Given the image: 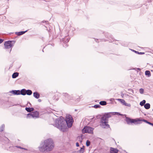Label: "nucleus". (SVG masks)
<instances>
[{
  "mask_svg": "<svg viewBox=\"0 0 153 153\" xmlns=\"http://www.w3.org/2000/svg\"><path fill=\"white\" fill-rule=\"evenodd\" d=\"M73 122V120L71 115L67 116L65 119L62 117L56 119L55 124L53 125L59 129L61 131L64 132L66 131L67 125L69 128L71 127Z\"/></svg>",
  "mask_w": 153,
  "mask_h": 153,
  "instance_id": "f257e3e1",
  "label": "nucleus"
},
{
  "mask_svg": "<svg viewBox=\"0 0 153 153\" xmlns=\"http://www.w3.org/2000/svg\"><path fill=\"white\" fill-rule=\"evenodd\" d=\"M54 147V144L51 139L45 140L40 144L39 147V151L42 152L46 153L52 150Z\"/></svg>",
  "mask_w": 153,
  "mask_h": 153,
  "instance_id": "f03ea898",
  "label": "nucleus"
},
{
  "mask_svg": "<svg viewBox=\"0 0 153 153\" xmlns=\"http://www.w3.org/2000/svg\"><path fill=\"white\" fill-rule=\"evenodd\" d=\"M63 95L64 96L63 100L65 102H66L70 100H75V101H80V98H82L81 96L78 98H76L74 96L72 95H69L68 93H63Z\"/></svg>",
  "mask_w": 153,
  "mask_h": 153,
  "instance_id": "7ed1b4c3",
  "label": "nucleus"
},
{
  "mask_svg": "<svg viewBox=\"0 0 153 153\" xmlns=\"http://www.w3.org/2000/svg\"><path fill=\"white\" fill-rule=\"evenodd\" d=\"M126 121L128 124H129L130 123H134L135 125H137L142 123L141 122H140V118L135 119H131L128 117H126Z\"/></svg>",
  "mask_w": 153,
  "mask_h": 153,
  "instance_id": "20e7f679",
  "label": "nucleus"
},
{
  "mask_svg": "<svg viewBox=\"0 0 153 153\" xmlns=\"http://www.w3.org/2000/svg\"><path fill=\"white\" fill-rule=\"evenodd\" d=\"M14 41H5L4 43V48L8 49L13 47L15 43Z\"/></svg>",
  "mask_w": 153,
  "mask_h": 153,
  "instance_id": "39448f33",
  "label": "nucleus"
},
{
  "mask_svg": "<svg viewBox=\"0 0 153 153\" xmlns=\"http://www.w3.org/2000/svg\"><path fill=\"white\" fill-rule=\"evenodd\" d=\"M94 128L88 126H86L84 127L82 130L83 133H87L92 134L93 133Z\"/></svg>",
  "mask_w": 153,
  "mask_h": 153,
  "instance_id": "423d86ee",
  "label": "nucleus"
},
{
  "mask_svg": "<svg viewBox=\"0 0 153 153\" xmlns=\"http://www.w3.org/2000/svg\"><path fill=\"white\" fill-rule=\"evenodd\" d=\"M101 121L102 124L100 125V126L102 128L107 129L110 128V126L108 124V120H104L101 119Z\"/></svg>",
  "mask_w": 153,
  "mask_h": 153,
  "instance_id": "0eeeda50",
  "label": "nucleus"
},
{
  "mask_svg": "<svg viewBox=\"0 0 153 153\" xmlns=\"http://www.w3.org/2000/svg\"><path fill=\"white\" fill-rule=\"evenodd\" d=\"M70 39L69 37H65L64 38L62 39L61 40V43H63L62 44L63 46L64 47H67L68 46L67 43L69 42Z\"/></svg>",
  "mask_w": 153,
  "mask_h": 153,
  "instance_id": "6e6552de",
  "label": "nucleus"
},
{
  "mask_svg": "<svg viewBox=\"0 0 153 153\" xmlns=\"http://www.w3.org/2000/svg\"><path fill=\"white\" fill-rule=\"evenodd\" d=\"M111 112L105 113V114L101 117V119L105 120H108V118L111 117L110 114Z\"/></svg>",
  "mask_w": 153,
  "mask_h": 153,
  "instance_id": "1a4fd4ad",
  "label": "nucleus"
},
{
  "mask_svg": "<svg viewBox=\"0 0 153 153\" xmlns=\"http://www.w3.org/2000/svg\"><path fill=\"white\" fill-rule=\"evenodd\" d=\"M33 115V118H36L39 117V113L37 111L31 112Z\"/></svg>",
  "mask_w": 153,
  "mask_h": 153,
  "instance_id": "9d476101",
  "label": "nucleus"
},
{
  "mask_svg": "<svg viewBox=\"0 0 153 153\" xmlns=\"http://www.w3.org/2000/svg\"><path fill=\"white\" fill-rule=\"evenodd\" d=\"M10 92L14 95H19L20 94V90H13L10 91Z\"/></svg>",
  "mask_w": 153,
  "mask_h": 153,
  "instance_id": "9b49d317",
  "label": "nucleus"
},
{
  "mask_svg": "<svg viewBox=\"0 0 153 153\" xmlns=\"http://www.w3.org/2000/svg\"><path fill=\"white\" fill-rule=\"evenodd\" d=\"M118 151V150L116 148H110V153H117Z\"/></svg>",
  "mask_w": 153,
  "mask_h": 153,
  "instance_id": "f8f14e48",
  "label": "nucleus"
},
{
  "mask_svg": "<svg viewBox=\"0 0 153 153\" xmlns=\"http://www.w3.org/2000/svg\"><path fill=\"white\" fill-rule=\"evenodd\" d=\"M143 121L145 122L146 123L153 126V123H151L149 121H148L147 120H146L144 119H142L141 118H140V122L142 123V122Z\"/></svg>",
  "mask_w": 153,
  "mask_h": 153,
  "instance_id": "ddd939ff",
  "label": "nucleus"
},
{
  "mask_svg": "<svg viewBox=\"0 0 153 153\" xmlns=\"http://www.w3.org/2000/svg\"><path fill=\"white\" fill-rule=\"evenodd\" d=\"M34 97L37 99H38L40 97V94L38 92L35 91L33 93Z\"/></svg>",
  "mask_w": 153,
  "mask_h": 153,
  "instance_id": "4468645a",
  "label": "nucleus"
},
{
  "mask_svg": "<svg viewBox=\"0 0 153 153\" xmlns=\"http://www.w3.org/2000/svg\"><path fill=\"white\" fill-rule=\"evenodd\" d=\"M26 90L25 89L23 88L20 90V94L23 95H26Z\"/></svg>",
  "mask_w": 153,
  "mask_h": 153,
  "instance_id": "2eb2a0df",
  "label": "nucleus"
},
{
  "mask_svg": "<svg viewBox=\"0 0 153 153\" xmlns=\"http://www.w3.org/2000/svg\"><path fill=\"white\" fill-rule=\"evenodd\" d=\"M28 30H26L25 31H21L19 32H16L15 33V34L16 35H17L18 36H20L22 35L23 34L26 32Z\"/></svg>",
  "mask_w": 153,
  "mask_h": 153,
  "instance_id": "dca6fc26",
  "label": "nucleus"
},
{
  "mask_svg": "<svg viewBox=\"0 0 153 153\" xmlns=\"http://www.w3.org/2000/svg\"><path fill=\"white\" fill-rule=\"evenodd\" d=\"M25 109L27 112H30L34 110V108H33L26 107Z\"/></svg>",
  "mask_w": 153,
  "mask_h": 153,
  "instance_id": "f3484780",
  "label": "nucleus"
},
{
  "mask_svg": "<svg viewBox=\"0 0 153 153\" xmlns=\"http://www.w3.org/2000/svg\"><path fill=\"white\" fill-rule=\"evenodd\" d=\"M102 149L104 152H106L109 150V147L108 146H105L103 147Z\"/></svg>",
  "mask_w": 153,
  "mask_h": 153,
  "instance_id": "a211bd4d",
  "label": "nucleus"
},
{
  "mask_svg": "<svg viewBox=\"0 0 153 153\" xmlns=\"http://www.w3.org/2000/svg\"><path fill=\"white\" fill-rule=\"evenodd\" d=\"M84 146H83L80 149L76 152V153H83L84 152Z\"/></svg>",
  "mask_w": 153,
  "mask_h": 153,
  "instance_id": "6ab92c4d",
  "label": "nucleus"
},
{
  "mask_svg": "<svg viewBox=\"0 0 153 153\" xmlns=\"http://www.w3.org/2000/svg\"><path fill=\"white\" fill-rule=\"evenodd\" d=\"M19 75V73L17 72L14 73L12 75V77L13 78H15L17 77Z\"/></svg>",
  "mask_w": 153,
  "mask_h": 153,
  "instance_id": "aec40b11",
  "label": "nucleus"
},
{
  "mask_svg": "<svg viewBox=\"0 0 153 153\" xmlns=\"http://www.w3.org/2000/svg\"><path fill=\"white\" fill-rule=\"evenodd\" d=\"M144 107L146 109H149L150 107V104L149 103H146L144 105Z\"/></svg>",
  "mask_w": 153,
  "mask_h": 153,
  "instance_id": "412c9836",
  "label": "nucleus"
},
{
  "mask_svg": "<svg viewBox=\"0 0 153 153\" xmlns=\"http://www.w3.org/2000/svg\"><path fill=\"white\" fill-rule=\"evenodd\" d=\"M32 94V91L28 89L26 90V94L28 95H30Z\"/></svg>",
  "mask_w": 153,
  "mask_h": 153,
  "instance_id": "4be33fe9",
  "label": "nucleus"
},
{
  "mask_svg": "<svg viewBox=\"0 0 153 153\" xmlns=\"http://www.w3.org/2000/svg\"><path fill=\"white\" fill-rule=\"evenodd\" d=\"M146 75L148 77H150L151 76L150 72L149 71H146L145 72Z\"/></svg>",
  "mask_w": 153,
  "mask_h": 153,
  "instance_id": "5701e85b",
  "label": "nucleus"
},
{
  "mask_svg": "<svg viewBox=\"0 0 153 153\" xmlns=\"http://www.w3.org/2000/svg\"><path fill=\"white\" fill-rule=\"evenodd\" d=\"M99 103L101 105H105L107 104V102L105 101H100Z\"/></svg>",
  "mask_w": 153,
  "mask_h": 153,
  "instance_id": "b1692460",
  "label": "nucleus"
},
{
  "mask_svg": "<svg viewBox=\"0 0 153 153\" xmlns=\"http://www.w3.org/2000/svg\"><path fill=\"white\" fill-rule=\"evenodd\" d=\"M131 51L134 52L135 53H137V54L143 55V54H145L144 52H139L138 51H136L135 50H132V49H131Z\"/></svg>",
  "mask_w": 153,
  "mask_h": 153,
  "instance_id": "393cba45",
  "label": "nucleus"
},
{
  "mask_svg": "<svg viewBox=\"0 0 153 153\" xmlns=\"http://www.w3.org/2000/svg\"><path fill=\"white\" fill-rule=\"evenodd\" d=\"M111 114L113 115H120L122 116L123 115L120 114V113L117 112H111Z\"/></svg>",
  "mask_w": 153,
  "mask_h": 153,
  "instance_id": "a878e982",
  "label": "nucleus"
},
{
  "mask_svg": "<svg viewBox=\"0 0 153 153\" xmlns=\"http://www.w3.org/2000/svg\"><path fill=\"white\" fill-rule=\"evenodd\" d=\"M146 102V100H143V101L140 102V105L141 106H143V105L144 106V105H145Z\"/></svg>",
  "mask_w": 153,
  "mask_h": 153,
  "instance_id": "bb28decb",
  "label": "nucleus"
},
{
  "mask_svg": "<svg viewBox=\"0 0 153 153\" xmlns=\"http://www.w3.org/2000/svg\"><path fill=\"white\" fill-rule=\"evenodd\" d=\"M33 118V115H32L31 112L28 114L27 115V118Z\"/></svg>",
  "mask_w": 153,
  "mask_h": 153,
  "instance_id": "cd10ccee",
  "label": "nucleus"
},
{
  "mask_svg": "<svg viewBox=\"0 0 153 153\" xmlns=\"http://www.w3.org/2000/svg\"><path fill=\"white\" fill-rule=\"evenodd\" d=\"M117 100L120 101V102L122 104H123V105H124L125 103H126L125 101L123 99H117Z\"/></svg>",
  "mask_w": 153,
  "mask_h": 153,
  "instance_id": "c85d7f7f",
  "label": "nucleus"
},
{
  "mask_svg": "<svg viewBox=\"0 0 153 153\" xmlns=\"http://www.w3.org/2000/svg\"><path fill=\"white\" fill-rule=\"evenodd\" d=\"M4 127V124H2L1 127L0 128V132H2L3 131Z\"/></svg>",
  "mask_w": 153,
  "mask_h": 153,
  "instance_id": "c756f323",
  "label": "nucleus"
},
{
  "mask_svg": "<svg viewBox=\"0 0 153 153\" xmlns=\"http://www.w3.org/2000/svg\"><path fill=\"white\" fill-rule=\"evenodd\" d=\"M93 107H94L95 108H100L101 106L99 104H97L94 105V106H92Z\"/></svg>",
  "mask_w": 153,
  "mask_h": 153,
  "instance_id": "7c9ffc66",
  "label": "nucleus"
},
{
  "mask_svg": "<svg viewBox=\"0 0 153 153\" xmlns=\"http://www.w3.org/2000/svg\"><path fill=\"white\" fill-rule=\"evenodd\" d=\"M95 39V41L96 42H97V43L99 42V41H98V40H99L98 39ZM99 40H100V41L101 42L103 41H105L104 39H99Z\"/></svg>",
  "mask_w": 153,
  "mask_h": 153,
  "instance_id": "2f4dec72",
  "label": "nucleus"
},
{
  "mask_svg": "<svg viewBox=\"0 0 153 153\" xmlns=\"http://www.w3.org/2000/svg\"><path fill=\"white\" fill-rule=\"evenodd\" d=\"M90 144V142L88 140H87L86 142V145L87 146H89Z\"/></svg>",
  "mask_w": 153,
  "mask_h": 153,
  "instance_id": "473e14b6",
  "label": "nucleus"
},
{
  "mask_svg": "<svg viewBox=\"0 0 153 153\" xmlns=\"http://www.w3.org/2000/svg\"><path fill=\"white\" fill-rule=\"evenodd\" d=\"M144 89L142 88H141L139 90V92L141 94H143L144 93Z\"/></svg>",
  "mask_w": 153,
  "mask_h": 153,
  "instance_id": "72a5a7b5",
  "label": "nucleus"
},
{
  "mask_svg": "<svg viewBox=\"0 0 153 153\" xmlns=\"http://www.w3.org/2000/svg\"><path fill=\"white\" fill-rule=\"evenodd\" d=\"M128 90L131 92L130 93V94H132L134 93L133 90L132 89L130 88L128 89Z\"/></svg>",
  "mask_w": 153,
  "mask_h": 153,
  "instance_id": "f704fd0d",
  "label": "nucleus"
},
{
  "mask_svg": "<svg viewBox=\"0 0 153 153\" xmlns=\"http://www.w3.org/2000/svg\"><path fill=\"white\" fill-rule=\"evenodd\" d=\"M124 105H125V106H128V107H130L131 106V104H130L127 103L126 102L125 103Z\"/></svg>",
  "mask_w": 153,
  "mask_h": 153,
  "instance_id": "c9c22d12",
  "label": "nucleus"
},
{
  "mask_svg": "<svg viewBox=\"0 0 153 153\" xmlns=\"http://www.w3.org/2000/svg\"><path fill=\"white\" fill-rule=\"evenodd\" d=\"M16 147L18 148H19L21 149H25V150H27V149L22 148V147L20 146H16Z\"/></svg>",
  "mask_w": 153,
  "mask_h": 153,
  "instance_id": "e433bc0d",
  "label": "nucleus"
},
{
  "mask_svg": "<svg viewBox=\"0 0 153 153\" xmlns=\"http://www.w3.org/2000/svg\"><path fill=\"white\" fill-rule=\"evenodd\" d=\"M57 96L56 95H55V96L54 97H56ZM54 100H55V101H58L59 100V98L58 97L57 98L55 99V98H54Z\"/></svg>",
  "mask_w": 153,
  "mask_h": 153,
  "instance_id": "4c0bfd02",
  "label": "nucleus"
},
{
  "mask_svg": "<svg viewBox=\"0 0 153 153\" xmlns=\"http://www.w3.org/2000/svg\"><path fill=\"white\" fill-rule=\"evenodd\" d=\"M4 41V39L0 38V44L2 43Z\"/></svg>",
  "mask_w": 153,
  "mask_h": 153,
  "instance_id": "58836bf2",
  "label": "nucleus"
},
{
  "mask_svg": "<svg viewBox=\"0 0 153 153\" xmlns=\"http://www.w3.org/2000/svg\"><path fill=\"white\" fill-rule=\"evenodd\" d=\"M76 146L77 147H78L79 146V144L78 142H76Z\"/></svg>",
  "mask_w": 153,
  "mask_h": 153,
  "instance_id": "ea45409f",
  "label": "nucleus"
},
{
  "mask_svg": "<svg viewBox=\"0 0 153 153\" xmlns=\"http://www.w3.org/2000/svg\"><path fill=\"white\" fill-rule=\"evenodd\" d=\"M44 22H45L46 24H47V23H48V21H43L42 22L43 23H44Z\"/></svg>",
  "mask_w": 153,
  "mask_h": 153,
  "instance_id": "a19ab883",
  "label": "nucleus"
},
{
  "mask_svg": "<svg viewBox=\"0 0 153 153\" xmlns=\"http://www.w3.org/2000/svg\"><path fill=\"white\" fill-rule=\"evenodd\" d=\"M38 100L39 102H40L42 101L40 99H38Z\"/></svg>",
  "mask_w": 153,
  "mask_h": 153,
  "instance_id": "79ce46f5",
  "label": "nucleus"
},
{
  "mask_svg": "<svg viewBox=\"0 0 153 153\" xmlns=\"http://www.w3.org/2000/svg\"><path fill=\"white\" fill-rule=\"evenodd\" d=\"M107 38H111L112 36H111V35H110L109 37V36H107Z\"/></svg>",
  "mask_w": 153,
  "mask_h": 153,
  "instance_id": "37998d69",
  "label": "nucleus"
},
{
  "mask_svg": "<svg viewBox=\"0 0 153 153\" xmlns=\"http://www.w3.org/2000/svg\"><path fill=\"white\" fill-rule=\"evenodd\" d=\"M137 69L138 70H139V71L140 70V68H137Z\"/></svg>",
  "mask_w": 153,
  "mask_h": 153,
  "instance_id": "c03bdc74",
  "label": "nucleus"
},
{
  "mask_svg": "<svg viewBox=\"0 0 153 153\" xmlns=\"http://www.w3.org/2000/svg\"><path fill=\"white\" fill-rule=\"evenodd\" d=\"M11 50H12V49H11H11H10V52H9V53H10V52H11Z\"/></svg>",
  "mask_w": 153,
  "mask_h": 153,
  "instance_id": "a18cd8bd",
  "label": "nucleus"
},
{
  "mask_svg": "<svg viewBox=\"0 0 153 153\" xmlns=\"http://www.w3.org/2000/svg\"><path fill=\"white\" fill-rule=\"evenodd\" d=\"M5 138L7 139V140L9 141V140L8 139V138H7L5 137Z\"/></svg>",
  "mask_w": 153,
  "mask_h": 153,
  "instance_id": "49530a36",
  "label": "nucleus"
},
{
  "mask_svg": "<svg viewBox=\"0 0 153 153\" xmlns=\"http://www.w3.org/2000/svg\"><path fill=\"white\" fill-rule=\"evenodd\" d=\"M45 48V47H44L43 48V50H42V52H44L43 49H44V48Z\"/></svg>",
  "mask_w": 153,
  "mask_h": 153,
  "instance_id": "de8ad7c7",
  "label": "nucleus"
},
{
  "mask_svg": "<svg viewBox=\"0 0 153 153\" xmlns=\"http://www.w3.org/2000/svg\"><path fill=\"white\" fill-rule=\"evenodd\" d=\"M144 115H146V114H144Z\"/></svg>",
  "mask_w": 153,
  "mask_h": 153,
  "instance_id": "09e8293b",
  "label": "nucleus"
},
{
  "mask_svg": "<svg viewBox=\"0 0 153 153\" xmlns=\"http://www.w3.org/2000/svg\"><path fill=\"white\" fill-rule=\"evenodd\" d=\"M82 142V140H81V141H80V142Z\"/></svg>",
  "mask_w": 153,
  "mask_h": 153,
  "instance_id": "8fccbe9b",
  "label": "nucleus"
},
{
  "mask_svg": "<svg viewBox=\"0 0 153 153\" xmlns=\"http://www.w3.org/2000/svg\"><path fill=\"white\" fill-rule=\"evenodd\" d=\"M122 95H123V94H122Z\"/></svg>",
  "mask_w": 153,
  "mask_h": 153,
  "instance_id": "3c124183",
  "label": "nucleus"
},
{
  "mask_svg": "<svg viewBox=\"0 0 153 153\" xmlns=\"http://www.w3.org/2000/svg\"><path fill=\"white\" fill-rule=\"evenodd\" d=\"M152 111H153V109H152Z\"/></svg>",
  "mask_w": 153,
  "mask_h": 153,
  "instance_id": "603ef678",
  "label": "nucleus"
}]
</instances>
